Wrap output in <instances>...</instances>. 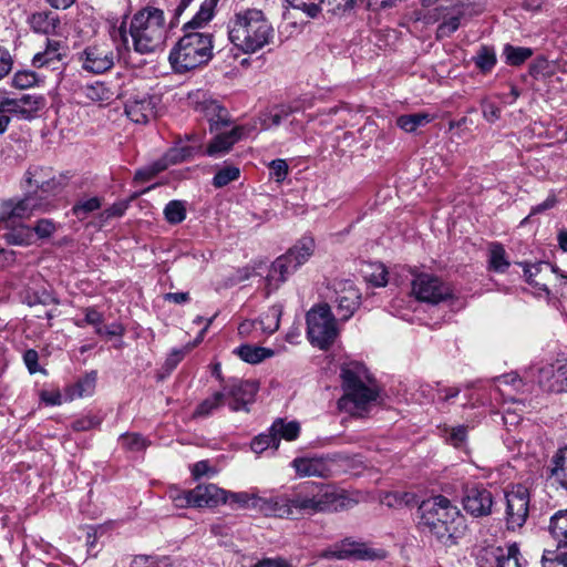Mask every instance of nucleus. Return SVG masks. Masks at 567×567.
Returning a JSON list of instances; mask_svg holds the SVG:
<instances>
[{"mask_svg":"<svg viewBox=\"0 0 567 567\" xmlns=\"http://www.w3.org/2000/svg\"><path fill=\"white\" fill-rule=\"evenodd\" d=\"M224 504H238L267 515L295 519L301 515L323 512H338L351 507L354 501L343 489L323 483L305 482L298 485L290 496L265 498L255 492L226 491Z\"/></svg>","mask_w":567,"mask_h":567,"instance_id":"nucleus-1","label":"nucleus"},{"mask_svg":"<svg viewBox=\"0 0 567 567\" xmlns=\"http://www.w3.org/2000/svg\"><path fill=\"white\" fill-rule=\"evenodd\" d=\"M112 38L130 50V40L135 52L148 54L159 49L166 39L165 16L161 9L146 7L127 21L125 17L113 30Z\"/></svg>","mask_w":567,"mask_h":567,"instance_id":"nucleus-2","label":"nucleus"},{"mask_svg":"<svg viewBox=\"0 0 567 567\" xmlns=\"http://www.w3.org/2000/svg\"><path fill=\"white\" fill-rule=\"evenodd\" d=\"M419 526L440 544L451 547L456 544L464 518L456 505L442 495L423 501L417 508Z\"/></svg>","mask_w":567,"mask_h":567,"instance_id":"nucleus-3","label":"nucleus"},{"mask_svg":"<svg viewBox=\"0 0 567 567\" xmlns=\"http://www.w3.org/2000/svg\"><path fill=\"white\" fill-rule=\"evenodd\" d=\"M229 41L243 53L252 54L272 42L275 29L262 10L236 11L227 23Z\"/></svg>","mask_w":567,"mask_h":567,"instance_id":"nucleus-4","label":"nucleus"},{"mask_svg":"<svg viewBox=\"0 0 567 567\" xmlns=\"http://www.w3.org/2000/svg\"><path fill=\"white\" fill-rule=\"evenodd\" d=\"M343 395L338 401L340 410L361 416L377 401L379 390L364 364L348 362L341 367Z\"/></svg>","mask_w":567,"mask_h":567,"instance_id":"nucleus-5","label":"nucleus"},{"mask_svg":"<svg viewBox=\"0 0 567 567\" xmlns=\"http://www.w3.org/2000/svg\"><path fill=\"white\" fill-rule=\"evenodd\" d=\"M213 34L188 31L169 52V63L176 73L183 74L207 64L213 58Z\"/></svg>","mask_w":567,"mask_h":567,"instance_id":"nucleus-6","label":"nucleus"},{"mask_svg":"<svg viewBox=\"0 0 567 567\" xmlns=\"http://www.w3.org/2000/svg\"><path fill=\"white\" fill-rule=\"evenodd\" d=\"M307 337L309 342L321 349H328L338 337L336 318L328 303L313 306L307 312Z\"/></svg>","mask_w":567,"mask_h":567,"instance_id":"nucleus-7","label":"nucleus"},{"mask_svg":"<svg viewBox=\"0 0 567 567\" xmlns=\"http://www.w3.org/2000/svg\"><path fill=\"white\" fill-rule=\"evenodd\" d=\"M525 378L544 391L564 392L567 390V357L533 364L525 371Z\"/></svg>","mask_w":567,"mask_h":567,"instance_id":"nucleus-8","label":"nucleus"},{"mask_svg":"<svg viewBox=\"0 0 567 567\" xmlns=\"http://www.w3.org/2000/svg\"><path fill=\"white\" fill-rule=\"evenodd\" d=\"M305 107L300 101L275 106L261 120L262 130L284 126L291 138L299 137L305 130Z\"/></svg>","mask_w":567,"mask_h":567,"instance_id":"nucleus-9","label":"nucleus"},{"mask_svg":"<svg viewBox=\"0 0 567 567\" xmlns=\"http://www.w3.org/2000/svg\"><path fill=\"white\" fill-rule=\"evenodd\" d=\"M52 208L51 202L38 193H27L19 200L4 202L0 210V221L16 224L18 219L31 217L37 212H49Z\"/></svg>","mask_w":567,"mask_h":567,"instance_id":"nucleus-10","label":"nucleus"},{"mask_svg":"<svg viewBox=\"0 0 567 567\" xmlns=\"http://www.w3.org/2000/svg\"><path fill=\"white\" fill-rule=\"evenodd\" d=\"M520 266L527 284L534 288V295L550 300L551 290L548 286L554 282L558 268L548 261L523 262Z\"/></svg>","mask_w":567,"mask_h":567,"instance_id":"nucleus-11","label":"nucleus"},{"mask_svg":"<svg viewBox=\"0 0 567 567\" xmlns=\"http://www.w3.org/2000/svg\"><path fill=\"white\" fill-rule=\"evenodd\" d=\"M462 505L472 517H486L493 512L494 496L483 484H474L464 488Z\"/></svg>","mask_w":567,"mask_h":567,"instance_id":"nucleus-12","label":"nucleus"},{"mask_svg":"<svg viewBox=\"0 0 567 567\" xmlns=\"http://www.w3.org/2000/svg\"><path fill=\"white\" fill-rule=\"evenodd\" d=\"M412 292L417 300L429 303H439L452 296L447 285L429 274L415 276L412 281Z\"/></svg>","mask_w":567,"mask_h":567,"instance_id":"nucleus-13","label":"nucleus"},{"mask_svg":"<svg viewBox=\"0 0 567 567\" xmlns=\"http://www.w3.org/2000/svg\"><path fill=\"white\" fill-rule=\"evenodd\" d=\"M506 524L509 529L522 527L528 516L529 493L523 485L506 492Z\"/></svg>","mask_w":567,"mask_h":567,"instance_id":"nucleus-14","label":"nucleus"},{"mask_svg":"<svg viewBox=\"0 0 567 567\" xmlns=\"http://www.w3.org/2000/svg\"><path fill=\"white\" fill-rule=\"evenodd\" d=\"M79 61L84 71L92 74H102L113 68L115 54L109 45L94 44L86 47L79 53Z\"/></svg>","mask_w":567,"mask_h":567,"instance_id":"nucleus-15","label":"nucleus"},{"mask_svg":"<svg viewBox=\"0 0 567 567\" xmlns=\"http://www.w3.org/2000/svg\"><path fill=\"white\" fill-rule=\"evenodd\" d=\"M334 309L339 320H349L360 305L361 295L350 280H339L333 284Z\"/></svg>","mask_w":567,"mask_h":567,"instance_id":"nucleus-16","label":"nucleus"},{"mask_svg":"<svg viewBox=\"0 0 567 567\" xmlns=\"http://www.w3.org/2000/svg\"><path fill=\"white\" fill-rule=\"evenodd\" d=\"M193 140V144L187 142L178 141L172 148H169L162 159H158L151 165L155 176L165 171L169 165L177 164L189 159L200 148L199 140L195 136L188 137V141Z\"/></svg>","mask_w":567,"mask_h":567,"instance_id":"nucleus-17","label":"nucleus"},{"mask_svg":"<svg viewBox=\"0 0 567 567\" xmlns=\"http://www.w3.org/2000/svg\"><path fill=\"white\" fill-rule=\"evenodd\" d=\"M250 131L251 130L245 125H237L228 132H216L217 134L209 143L206 153L214 157L221 156L228 153L235 143L247 136Z\"/></svg>","mask_w":567,"mask_h":567,"instance_id":"nucleus-18","label":"nucleus"},{"mask_svg":"<svg viewBox=\"0 0 567 567\" xmlns=\"http://www.w3.org/2000/svg\"><path fill=\"white\" fill-rule=\"evenodd\" d=\"M291 466L300 477H327L331 472L330 460L323 455L296 457L291 462Z\"/></svg>","mask_w":567,"mask_h":567,"instance_id":"nucleus-19","label":"nucleus"},{"mask_svg":"<svg viewBox=\"0 0 567 567\" xmlns=\"http://www.w3.org/2000/svg\"><path fill=\"white\" fill-rule=\"evenodd\" d=\"M298 268L299 266L295 264L292 257L287 252L276 258L266 277L268 293L276 290Z\"/></svg>","mask_w":567,"mask_h":567,"instance_id":"nucleus-20","label":"nucleus"},{"mask_svg":"<svg viewBox=\"0 0 567 567\" xmlns=\"http://www.w3.org/2000/svg\"><path fill=\"white\" fill-rule=\"evenodd\" d=\"M125 114L136 124H146L155 116V102L147 94L132 97L125 104Z\"/></svg>","mask_w":567,"mask_h":567,"instance_id":"nucleus-21","label":"nucleus"},{"mask_svg":"<svg viewBox=\"0 0 567 567\" xmlns=\"http://www.w3.org/2000/svg\"><path fill=\"white\" fill-rule=\"evenodd\" d=\"M331 555L338 559L354 558L361 560H374L383 557L381 550H375L362 543L349 540L338 545Z\"/></svg>","mask_w":567,"mask_h":567,"instance_id":"nucleus-22","label":"nucleus"},{"mask_svg":"<svg viewBox=\"0 0 567 567\" xmlns=\"http://www.w3.org/2000/svg\"><path fill=\"white\" fill-rule=\"evenodd\" d=\"M258 386L254 381H238L231 385L228 395L230 401L228 406L231 411L247 410V405L252 403Z\"/></svg>","mask_w":567,"mask_h":567,"instance_id":"nucleus-23","label":"nucleus"},{"mask_svg":"<svg viewBox=\"0 0 567 567\" xmlns=\"http://www.w3.org/2000/svg\"><path fill=\"white\" fill-rule=\"evenodd\" d=\"M189 496L193 499L194 507H216L224 504L226 489L215 484H200L190 489Z\"/></svg>","mask_w":567,"mask_h":567,"instance_id":"nucleus-24","label":"nucleus"},{"mask_svg":"<svg viewBox=\"0 0 567 567\" xmlns=\"http://www.w3.org/2000/svg\"><path fill=\"white\" fill-rule=\"evenodd\" d=\"M547 478L553 485L567 491V445L558 449L547 466Z\"/></svg>","mask_w":567,"mask_h":567,"instance_id":"nucleus-25","label":"nucleus"},{"mask_svg":"<svg viewBox=\"0 0 567 567\" xmlns=\"http://www.w3.org/2000/svg\"><path fill=\"white\" fill-rule=\"evenodd\" d=\"M65 51L66 48L61 41L48 39L45 49L33 56L32 64L37 68L54 69L55 64L65 56Z\"/></svg>","mask_w":567,"mask_h":567,"instance_id":"nucleus-26","label":"nucleus"},{"mask_svg":"<svg viewBox=\"0 0 567 567\" xmlns=\"http://www.w3.org/2000/svg\"><path fill=\"white\" fill-rule=\"evenodd\" d=\"M548 533L556 548L567 550V508L555 512L548 523Z\"/></svg>","mask_w":567,"mask_h":567,"instance_id":"nucleus-27","label":"nucleus"},{"mask_svg":"<svg viewBox=\"0 0 567 567\" xmlns=\"http://www.w3.org/2000/svg\"><path fill=\"white\" fill-rule=\"evenodd\" d=\"M205 116L209 122L212 132H219L230 125L228 111L216 101H209L204 104Z\"/></svg>","mask_w":567,"mask_h":567,"instance_id":"nucleus-28","label":"nucleus"},{"mask_svg":"<svg viewBox=\"0 0 567 567\" xmlns=\"http://www.w3.org/2000/svg\"><path fill=\"white\" fill-rule=\"evenodd\" d=\"M29 24L34 32L51 34L60 24L59 18L50 11H41L31 14Z\"/></svg>","mask_w":567,"mask_h":567,"instance_id":"nucleus-29","label":"nucleus"},{"mask_svg":"<svg viewBox=\"0 0 567 567\" xmlns=\"http://www.w3.org/2000/svg\"><path fill=\"white\" fill-rule=\"evenodd\" d=\"M463 17V6L457 4L449 9L447 12L442 16L443 21L437 27V38L450 37L458 29Z\"/></svg>","mask_w":567,"mask_h":567,"instance_id":"nucleus-30","label":"nucleus"},{"mask_svg":"<svg viewBox=\"0 0 567 567\" xmlns=\"http://www.w3.org/2000/svg\"><path fill=\"white\" fill-rule=\"evenodd\" d=\"M6 227L8 230L4 233L3 237L8 244L29 246L33 243L34 234L31 227L23 224H9V226L6 224Z\"/></svg>","mask_w":567,"mask_h":567,"instance_id":"nucleus-31","label":"nucleus"},{"mask_svg":"<svg viewBox=\"0 0 567 567\" xmlns=\"http://www.w3.org/2000/svg\"><path fill=\"white\" fill-rule=\"evenodd\" d=\"M234 353L237 354L243 361L257 364L264 361L265 359L271 358L275 354V351L269 348L251 346V344H243L234 350Z\"/></svg>","mask_w":567,"mask_h":567,"instance_id":"nucleus-32","label":"nucleus"},{"mask_svg":"<svg viewBox=\"0 0 567 567\" xmlns=\"http://www.w3.org/2000/svg\"><path fill=\"white\" fill-rule=\"evenodd\" d=\"M493 555L496 567H522L519 548L515 543L495 548Z\"/></svg>","mask_w":567,"mask_h":567,"instance_id":"nucleus-33","label":"nucleus"},{"mask_svg":"<svg viewBox=\"0 0 567 567\" xmlns=\"http://www.w3.org/2000/svg\"><path fill=\"white\" fill-rule=\"evenodd\" d=\"M315 240L311 237H302L300 238L288 251L287 254L292 257L296 265L299 267L308 261V259L312 256L315 251Z\"/></svg>","mask_w":567,"mask_h":567,"instance_id":"nucleus-34","label":"nucleus"},{"mask_svg":"<svg viewBox=\"0 0 567 567\" xmlns=\"http://www.w3.org/2000/svg\"><path fill=\"white\" fill-rule=\"evenodd\" d=\"M86 99L92 102H111L116 97V92L105 82L95 81L83 89Z\"/></svg>","mask_w":567,"mask_h":567,"instance_id":"nucleus-35","label":"nucleus"},{"mask_svg":"<svg viewBox=\"0 0 567 567\" xmlns=\"http://www.w3.org/2000/svg\"><path fill=\"white\" fill-rule=\"evenodd\" d=\"M218 1L219 0H205L193 19L184 25V29L195 30L209 22L214 18Z\"/></svg>","mask_w":567,"mask_h":567,"instance_id":"nucleus-36","label":"nucleus"},{"mask_svg":"<svg viewBox=\"0 0 567 567\" xmlns=\"http://www.w3.org/2000/svg\"><path fill=\"white\" fill-rule=\"evenodd\" d=\"M54 173L50 167L30 166L25 173V183L28 184V193H38L43 183L49 181Z\"/></svg>","mask_w":567,"mask_h":567,"instance_id":"nucleus-37","label":"nucleus"},{"mask_svg":"<svg viewBox=\"0 0 567 567\" xmlns=\"http://www.w3.org/2000/svg\"><path fill=\"white\" fill-rule=\"evenodd\" d=\"M282 315V306H271L257 321H259L260 332L265 334H272L279 328L280 318Z\"/></svg>","mask_w":567,"mask_h":567,"instance_id":"nucleus-38","label":"nucleus"},{"mask_svg":"<svg viewBox=\"0 0 567 567\" xmlns=\"http://www.w3.org/2000/svg\"><path fill=\"white\" fill-rule=\"evenodd\" d=\"M271 431L272 435L278 437V443L280 439L293 441L300 433V424L297 421L286 422L282 419H277L271 425Z\"/></svg>","mask_w":567,"mask_h":567,"instance_id":"nucleus-39","label":"nucleus"},{"mask_svg":"<svg viewBox=\"0 0 567 567\" xmlns=\"http://www.w3.org/2000/svg\"><path fill=\"white\" fill-rule=\"evenodd\" d=\"M489 268L496 272H505L509 267L506 251L499 243H492L488 249Z\"/></svg>","mask_w":567,"mask_h":567,"instance_id":"nucleus-40","label":"nucleus"},{"mask_svg":"<svg viewBox=\"0 0 567 567\" xmlns=\"http://www.w3.org/2000/svg\"><path fill=\"white\" fill-rule=\"evenodd\" d=\"M68 185L66 176L60 175H51L49 181L43 183V186L39 189V195L47 197L48 200L51 202L52 207H54L52 198L62 193V190Z\"/></svg>","mask_w":567,"mask_h":567,"instance_id":"nucleus-41","label":"nucleus"},{"mask_svg":"<svg viewBox=\"0 0 567 567\" xmlns=\"http://www.w3.org/2000/svg\"><path fill=\"white\" fill-rule=\"evenodd\" d=\"M432 120L427 113L404 114L396 118V125L406 133L416 131L417 127L430 123Z\"/></svg>","mask_w":567,"mask_h":567,"instance_id":"nucleus-42","label":"nucleus"},{"mask_svg":"<svg viewBox=\"0 0 567 567\" xmlns=\"http://www.w3.org/2000/svg\"><path fill=\"white\" fill-rule=\"evenodd\" d=\"M96 379L97 375L94 371L85 374L71 388L70 396L75 399L92 395L95 389Z\"/></svg>","mask_w":567,"mask_h":567,"instance_id":"nucleus-43","label":"nucleus"},{"mask_svg":"<svg viewBox=\"0 0 567 567\" xmlns=\"http://www.w3.org/2000/svg\"><path fill=\"white\" fill-rule=\"evenodd\" d=\"M476 68L483 72H491L496 64V53L492 47L482 45L473 58Z\"/></svg>","mask_w":567,"mask_h":567,"instance_id":"nucleus-44","label":"nucleus"},{"mask_svg":"<svg viewBox=\"0 0 567 567\" xmlns=\"http://www.w3.org/2000/svg\"><path fill=\"white\" fill-rule=\"evenodd\" d=\"M382 503L389 507L413 506L417 503L416 495L411 492H390L384 495Z\"/></svg>","mask_w":567,"mask_h":567,"instance_id":"nucleus-45","label":"nucleus"},{"mask_svg":"<svg viewBox=\"0 0 567 567\" xmlns=\"http://www.w3.org/2000/svg\"><path fill=\"white\" fill-rule=\"evenodd\" d=\"M506 63L509 65H520L533 55V50L525 47H514L506 44L503 50Z\"/></svg>","mask_w":567,"mask_h":567,"instance_id":"nucleus-46","label":"nucleus"},{"mask_svg":"<svg viewBox=\"0 0 567 567\" xmlns=\"http://www.w3.org/2000/svg\"><path fill=\"white\" fill-rule=\"evenodd\" d=\"M164 216L168 224L177 225L186 218V205L183 200H171L164 208Z\"/></svg>","mask_w":567,"mask_h":567,"instance_id":"nucleus-47","label":"nucleus"},{"mask_svg":"<svg viewBox=\"0 0 567 567\" xmlns=\"http://www.w3.org/2000/svg\"><path fill=\"white\" fill-rule=\"evenodd\" d=\"M225 394L215 392L210 398L204 400L195 410L194 417H206L213 414L224 404Z\"/></svg>","mask_w":567,"mask_h":567,"instance_id":"nucleus-48","label":"nucleus"},{"mask_svg":"<svg viewBox=\"0 0 567 567\" xmlns=\"http://www.w3.org/2000/svg\"><path fill=\"white\" fill-rule=\"evenodd\" d=\"M522 385V380L518 378L516 373H508L495 379L494 391L496 394H501L502 396H512L511 391H506L504 388L512 386L515 390Z\"/></svg>","mask_w":567,"mask_h":567,"instance_id":"nucleus-49","label":"nucleus"},{"mask_svg":"<svg viewBox=\"0 0 567 567\" xmlns=\"http://www.w3.org/2000/svg\"><path fill=\"white\" fill-rule=\"evenodd\" d=\"M288 4L306 13L308 18L315 19L321 12V4L324 0H286Z\"/></svg>","mask_w":567,"mask_h":567,"instance_id":"nucleus-50","label":"nucleus"},{"mask_svg":"<svg viewBox=\"0 0 567 567\" xmlns=\"http://www.w3.org/2000/svg\"><path fill=\"white\" fill-rule=\"evenodd\" d=\"M542 567H567V550L545 549L542 557Z\"/></svg>","mask_w":567,"mask_h":567,"instance_id":"nucleus-51","label":"nucleus"},{"mask_svg":"<svg viewBox=\"0 0 567 567\" xmlns=\"http://www.w3.org/2000/svg\"><path fill=\"white\" fill-rule=\"evenodd\" d=\"M240 171L236 166H225L220 168L213 178V185L217 188L224 187L239 178Z\"/></svg>","mask_w":567,"mask_h":567,"instance_id":"nucleus-52","label":"nucleus"},{"mask_svg":"<svg viewBox=\"0 0 567 567\" xmlns=\"http://www.w3.org/2000/svg\"><path fill=\"white\" fill-rule=\"evenodd\" d=\"M278 446V437L272 435L271 427L268 430V433L259 434L251 442V450L257 454L262 453L269 447L277 450Z\"/></svg>","mask_w":567,"mask_h":567,"instance_id":"nucleus-53","label":"nucleus"},{"mask_svg":"<svg viewBox=\"0 0 567 567\" xmlns=\"http://www.w3.org/2000/svg\"><path fill=\"white\" fill-rule=\"evenodd\" d=\"M123 447L131 451H141L148 446V441L138 433H127L120 437Z\"/></svg>","mask_w":567,"mask_h":567,"instance_id":"nucleus-54","label":"nucleus"},{"mask_svg":"<svg viewBox=\"0 0 567 567\" xmlns=\"http://www.w3.org/2000/svg\"><path fill=\"white\" fill-rule=\"evenodd\" d=\"M101 207V200L99 197H91L84 200L79 202L73 207L74 215L83 219L86 217V215L91 212L97 210Z\"/></svg>","mask_w":567,"mask_h":567,"instance_id":"nucleus-55","label":"nucleus"},{"mask_svg":"<svg viewBox=\"0 0 567 567\" xmlns=\"http://www.w3.org/2000/svg\"><path fill=\"white\" fill-rule=\"evenodd\" d=\"M554 291H551V298L558 299L559 303L567 300V274L558 269L556 277L554 278Z\"/></svg>","mask_w":567,"mask_h":567,"instance_id":"nucleus-56","label":"nucleus"},{"mask_svg":"<svg viewBox=\"0 0 567 567\" xmlns=\"http://www.w3.org/2000/svg\"><path fill=\"white\" fill-rule=\"evenodd\" d=\"M467 427L465 425H457L446 431V441L454 447L461 449L466 442Z\"/></svg>","mask_w":567,"mask_h":567,"instance_id":"nucleus-57","label":"nucleus"},{"mask_svg":"<svg viewBox=\"0 0 567 567\" xmlns=\"http://www.w3.org/2000/svg\"><path fill=\"white\" fill-rule=\"evenodd\" d=\"M38 81L37 74L32 71H18L12 78V85L17 89H29Z\"/></svg>","mask_w":567,"mask_h":567,"instance_id":"nucleus-58","label":"nucleus"},{"mask_svg":"<svg viewBox=\"0 0 567 567\" xmlns=\"http://www.w3.org/2000/svg\"><path fill=\"white\" fill-rule=\"evenodd\" d=\"M32 230L41 239L49 238L56 231V224L52 219H39Z\"/></svg>","mask_w":567,"mask_h":567,"instance_id":"nucleus-59","label":"nucleus"},{"mask_svg":"<svg viewBox=\"0 0 567 567\" xmlns=\"http://www.w3.org/2000/svg\"><path fill=\"white\" fill-rule=\"evenodd\" d=\"M270 175L277 183L286 179L289 173V166L285 159L277 158L269 163Z\"/></svg>","mask_w":567,"mask_h":567,"instance_id":"nucleus-60","label":"nucleus"},{"mask_svg":"<svg viewBox=\"0 0 567 567\" xmlns=\"http://www.w3.org/2000/svg\"><path fill=\"white\" fill-rule=\"evenodd\" d=\"M238 333L243 338H258L262 333L260 332L259 321L257 320H244L238 326Z\"/></svg>","mask_w":567,"mask_h":567,"instance_id":"nucleus-61","label":"nucleus"},{"mask_svg":"<svg viewBox=\"0 0 567 567\" xmlns=\"http://www.w3.org/2000/svg\"><path fill=\"white\" fill-rule=\"evenodd\" d=\"M190 472L195 480H198L203 476H214L216 474V470L212 467L209 462L206 460L198 461L193 464Z\"/></svg>","mask_w":567,"mask_h":567,"instance_id":"nucleus-62","label":"nucleus"},{"mask_svg":"<svg viewBox=\"0 0 567 567\" xmlns=\"http://www.w3.org/2000/svg\"><path fill=\"white\" fill-rule=\"evenodd\" d=\"M101 420L95 415H85L72 423L74 431H89L100 425Z\"/></svg>","mask_w":567,"mask_h":567,"instance_id":"nucleus-63","label":"nucleus"},{"mask_svg":"<svg viewBox=\"0 0 567 567\" xmlns=\"http://www.w3.org/2000/svg\"><path fill=\"white\" fill-rule=\"evenodd\" d=\"M250 567H293L286 558L282 557H266L262 558Z\"/></svg>","mask_w":567,"mask_h":567,"instance_id":"nucleus-64","label":"nucleus"}]
</instances>
